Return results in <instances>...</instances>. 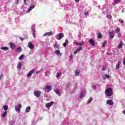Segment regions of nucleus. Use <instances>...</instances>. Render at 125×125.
Returning a JSON list of instances; mask_svg holds the SVG:
<instances>
[{
	"instance_id": "obj_24",
	"label": "nucleus",
	"mask_w": 125,
	"mask_h": 125,
	"mask_svg": "<svg viewBox=\"0 0 125 125\" xmlns=\"http://www.w3.org/2000/svg\"><path fill=\"white\" fill-rule=\"evenodd\" d=\"M34 8H35V5H32L28 9L27 11H31Z\"/></svg>"
},
{
	"instance_id": "obj_10",
	"label": "nucleus",
	"mask_w": 125,
	"mask_h": 125,
	"mask_svg": "<svg viewBox=\"0 0 125 125\" xmlns=\"http://www.w3.org/2000/svg\"><path fill=\"white\" fill-rule=\"evenodd\" d=\"M85 93H86V91H85V90H83L80 94V98H83V97L84 96Z\"/></svg>"
},
{
	"instance_id": "obj_29",
	"label": "nucleus",
	"mask_w": 125,
	"mask_h": 125,
	"mask_svg": "<svg viewBox=\"0 0 125 125\" xmlns=\"http://www.w3.org/2000/svg\"><path fill=\"white\" fill-rule=\"evenodd\" d=\"M115 31L116 32V33H120V28L119 27H117L116 29H115Z\"/></svg>"
},
{
	"instance_id": "obj_25",
	"label": "nucleus",
	"mask_w": 125,
	"mask_h": 125,
	"mask_svg": "<svg viewBox=\"0 0 125 125\" xmlns=\"http://www.w3.org/2000/svg\"><path fill=\"white\" fill-rule=\"evenodd\" d=\"M22 67V62H19L18 63V65L17 66V68L18 69H21V67Z\"/></svg>"
},
{
	"instance_id": "obj_9",
	"label": "nucleus",
	"mask_w": 125,
	"mask_h": 125,
	"mask_svg": "<svg viewBox=\"0 0 125 125\" xmlns=\"http://www.w3.org/2000/svg\"><path fill=\"white\" fill-rule=\"evenodd\" d=\"M81 50H83V47H80L78 48L76 50H75L74 52V54H77L79 51H81Z\"/></svg>"
},
{
	"instance_id": "obj_47",
	"label": "nucleus",
	"mask_w": 125,
	"mask_h": 125,
	"mask_svg": "<svg viewBox=\"0 0 125 125\" xmlns=\"http://www.w3.org/2000/svg\"><path fill=\"white\" fill-rule=\"evenodd\" d=\"M123 114H124V115H125V110H124V111H123Z\"/></svg>"
},
{
	"instance_id": "obj_31",
	"label": "nucleus",
	"mask_w": 125,
	"mask_h": 125,
	"mask_svg": "<svg viewBox=\"0 0 125 125\" xmlns=\"http://www.w3.org/2000/svg\"><path fill=\"white\" fill-rule=\"evenodd\" d=\"M107 44V41H104V43L102 45V47H104L105 46V44Z\"/></svg>"
},
{
	"instance_id": "obj_21",
	"label": "nucleus",
	"mask_w": 125,
	"mask_h": 125,
	"mask_svg": "<svg viewBox=\"0 0 125 125\" xmlns=\"http://www.w3.org/2000/svg\"><path fill=\"white\" fill-rule=\"evenodd\" d=\"M0 49H2V50H4L5 51H6L8 50V49H9L8 47H4V46L1 47Z\"/></svg>"
},
{
	"instance_id": "obj_44",
	"label": "nucleus",
	"mask_w": 125,
	"mask_h": 125,
	"mask_svg": "<svg viewBox=\"0 0 125 125\" xmlns=\"http://www.w3.org/2000/svg\"><path fill=\"white\" fill-rule=\"evenodd\" d=\"M123 64H124V65H125V58L124 59V60L123 61Z\"/></svg>"
},
{
	"instance_id": "obj_20",
	"label": "nucleus",
	"mask_w": 125,
	"mask_h": 125,
	"mask_svg": "<svg viewBox=\"0 0 125 125\" xmlns=\"http://www.w3.org/2000/svg\"><path fill=\"white\" fill-rule=\"evenodd\" d=\"M121 65V62H118L116 66V70H119V68H120V65Z\"/></svg>"
},
{
	"instance_id": "obj_13",
	"label": "nucleus",
	"mask_w": 125,
	"mask_h": 125,
	"mask_svg": "<svg viewBox=\"0 0 125 125\" xmlns=\"http://www.w3.org/2000/svg\"><path fill=\"white\" fill-rule=\"evenodd\" d=\"M52 34H53V33L52 32V31H50L49 32H46L44 34V36H52Z\"/></svg>"
},
{
	"instance_id": "obj_35",
	"label": "nucleus",
	"mask_w": 125,
	"mask_h": 125,
	"mask_svg": "<svg viewBox=\"0 0 125 125\" xmlns=\"http://www.w3.org/2000/svg\"><path fill=\"white\" fill-rule=\"evenodd\" d=\"M55 53H56V54H59L60 53V51L59 50H57L55 51Z\"/></svg>"
},
{
	"instance_id": "obj_19",
	"label": "nucleus",
	"mask_w": 125,
	"mask_h": 125,
	"mask_svg": "<svg viewBox=\"0 0 125 125\" xmlns=\"http://www.w3.org/2000/svg\"><path fill=\"white\" fill-rule=\"evenodd\" d=\"M55 92L57 94V95H59V96H60L61 95V93H60V91H59V89H56L55 91Z\"/></svg>"
},
{
	"instance_id": "obj_4",
	"label": "nucleus",
	"mask_w": 125,
	"mask_h": 125,
	"mask_svg": "<svg viewBox=\"0 0 125 125\" xmlns=\"http://www.w3.org/2000/svg\"><path fill=\"white\" fill-rule=\"evenodd\" d=\"M22 107L21 104L15 106V110L17 112H20V109Z\"/></svg>"
},
{
	"instance_id": "obj_42",
	"label": "nucleus",
	"mask_w": 125,
	"mask_h": 125,
	"mask_svg": "<svg viewBox=\"0 0 125 125\" xmlns=\"http://www.w3.org/2000/svg\"><path fill=\"white\" fill-rule=\"evenodd\" d=\"M84 15H85V16H87V15H88V13L87 12H85Z\"/></svg>"
},
{
	"instance_id": "obj_22",
	"label": "nucleus",
	"mask_w": 125,
	"mask_h": 125,
	"mask_svg": "<svg viewBox=\"0 0 125 125\" xmlns=\"http://www.w3.org/2000/svg\"><path fill=\"white\" fill-rule=\"evenodd\" d=\"M30 110H31V107L30 106L26 107L25 109V113H29Z\"/></svg>"
},
{
	"instance_id": "obj_18",
	"label": "nucleus",
	"mask_w": 125,
	"mask_h": 125,
	"mask_svg": "<svg viewBox=\"0 0 125 125\" xmlns=\"http://www.w3.org/2000/svg\"><path fill=\"white\" fill-rule=\"evenodd\" d=\"M123 42H120L119 43V45H118L117 48H118V49H121V48H122V47H123Z\"/></svg>"
},
{
	"instance_id": "obj_46",
	"label": "nucleus",
	"mask_w": 125,
	"mask_h": 125,
	"mask_svg": "<svg viewBox=\"0 0 125 125\" xmlns=\"http://www.w3.org/2000/svg\"><path fill=\"white\" fill-rule=\"evenodd\" d=\"M20 0H18L17 1V4H18V2H19V1H20Z\"/></svg>"
},
{
	"instance_id": "obj_30",
	"label": "nucleus",
	"mask_w": 125,
	"mask_h": 125,
	"mask_svg": "<svg viewBox=\"0 0 125 125\" xmlns=\"http://www.w3.org/2000/svg\"><path fill=\"white\" fill-rule=\"evenodd\" d=\"M79 75H80V70H77L75 71V75L79 76Z\"/></svg>"
},
{
	"instance_id": "obj_14",
	"label": "nucleus",
	"mask_w": 125,
	"mask_h": 125,
	"mask_svg": "<svg viewBox=\"0 0 125 125\" xmlns=\"http://www.w3.org/2000/svg\"><path fill=\"white\" fill-rule=\"evenodd\" d=\"M109 36L110 39H113V38L115 37V34H114V32H113V31L109 32Z\"/></svg>"
},
{
	"instance_id": "obj_40",
	"label": "nucleus",
	"mask_w": 125,
	"mask_h": 125,
	"mask_svg": "<svg viewBox=\"0 0 125 125\" xmlns=\"http://www.w3.org/2000/svg\"><path fill=\"white\" fill-rule=\"evenodd\" d=\"M19 39L21 40V42H23V41H24V39H23V38H21V37H19Z\"/></svg>"
},
{
	"instance_id": "obj_7",
	"label": "nucleus",
	"mask_w": 125,
	"mask_h": 125,
	"mask_svg": "<svg viewBox=\"0 0 125 125\" xmlns=\"http://www.w3.org/2000/svg\"><path fill=\"white\" fill-rule=\"evenodd\" d=\"M53 104H54V102H50V103L46 104H45V106L46 107V108H49V107H51V106H52V105H53Z\"/></svg>"
},
{
	"instance_id": "obj_1",
	"label": "nucleus",
	"mask_w": 125,
	"mask_h": 125,
	"mask_svg": "<svg viewBox=\"0 0 125 125\" xmlns=\"http://www.w3.org/2000/svg\"><path fill=\"white\" fill-rule=\"evenodd\" d=\"M113 93H114V91L113 90V89L111 88H107L105 90V94L106 96H112V95H113Z\"/></svg>"
},
{
	"instance_id": "obj_43",
	"label": "nucleus",
	"mask_w": 125,
	"mask_h": 125,
	"mask_svg": "<svg viewBox=\"0 0 125 125\" xmlns=\"http://www.w3.org/2000/svg\"><path fill=\"white\" fill-rule=\"evenodd\" d=\"M57 74H58V75H57V77L58 78H59V76H60V73H57Z\"/></svg>"
},
{
	"instance_id": "obj_11",
	"label": "nucleus",
	"mask_w": 125,
	"mask_h": 125,
	"mask_svg": "<svg viewBox=\"0 0 125 125\" xmlns=\"http://www.w3.org/2000/svg\"><path fill=\"white\" fill-rule=\"evenodd\" d=\"M106 104L112 105H114V103L113 102V101H112V100H108L106 102Z\"/></svg>"
},
{
	"instance_id": "obj_5",
	"label": "nucleus",
	"mask_w": 125,
	"mask_h": 125,
	"mask_svg": "<svg viewBox=\"0 0 125 125\" xmlns=\"http://www.w3.org/2000/svg\"><path fill=\"white\" fill-rule=\"evenodd\" d=\"M35 25H33L32 27V31L33 33V37L34 38H36V30H35Z\"/></svg>"
},
{
	"instance_id": "obj_8",
	"label": "nucleus",
	"mask_w": 125,
	"mask_h": 125,
	"mask_svg": "<svg viewBox=\"0 0 125 125\" xmlns=\"http://www.w3.org/2000/svg\"><path fill=\"white\" fill-rule=\"evenodd\" d=\"M89 43L92 46H94L95 45V42H94V41L92 39H90L89 41Z\"/></svg>"
},
{
	"instance_id": "obj_51",
	"label": "nucleus",
	"mask_w": 125,
	"mask_h": 125,
	"mask_svg": "<svg viewBox=\"0 0 125 125\" xmlns=\"http://www.w3.org/2000/svg\"><path fill=\"white\" fill-rule=\"evenodd\" d=\"M71 57L73 58V56H70Z\"/></svg>"
},
{
	"instance_id": "obj_6",
	"label": "nucleus",
	"mask_w": 125,
	"mask_h": 125,
	"mask_svg": "<svg viewBox=\"0 0 125 125\" xmlns=\"http://www.w3.org/2000/svg\"><path fill=\"white\" fill-rule=\"evenodd\" d=\"M28 46L30 49H34L35 46L32 43V42H29L28 43Z\"/></svg>"
},
{
	"instance_id": "obj_49",
	"label": "nucleus",
	"mask_w": 125,
	"mask_h": 125,
	"mask_svg": "<svg viewBox=\"0 0 125 125\" xmlns=\"http://www.w3.org/2000/svg\"><path fill=\"white\" fill-rule=\"evenodd\" d=\"M75 0V1H78V2L80 1V0Z\"/></svg>"
},
{
	"instance_id": "obj_38",
	"label": "nucleus",
	"mask_w": 125,
	"mask_h": 125,
	"mask_svg": "<svg viewBox=\"0 0 125 125\" xmlns=\"http://www.w3.org/2000/svg\"><path fill=\"white\" fill-rule=\"evenodd\" d=\"M119 22H120V23H124V20L120 19L119 20Z\"/></svg>"
},
{
	"instance_id": "obj_48",
	"label": "nucleus",
	"mask_w": 125,
	"mask_h": 125,
	"mask_svg": "<svg viewBox=\"0 0 125 125\" xmlns=\"http://www.w3.org/2000/svg\"><path fill=\"white\" fill-rule=\"evenodd\" d=\"M103 70L104 71H105V70H106V68H103Z\"/></svg>"
},
{
	"instance_id": "obj_12",
	"label": "nucleus",
	"mask_w": 125,
	"mask_h": 125,
	"mask_svg": "<svg viewBox=\"0 0 125 125\" xmlns=\"http://www.w3.org/2000/svg\"><path fill=\"white\" fill-rule=\"evenodd\" d=\"M9 44L10 45V48H11L12 49L15 48V44H14V43H13V42H10Z\"/></svg>"
},
{
	"instance_id": "obj_52",
	"label": "nucleus",
	"mask_w": 125,
	"mask_h": 125,
	"mask_svg": "<svg viewBox=\"0 0 125 125\" xmlns=\"http://www.w3.org/2000/svg\"><path fill=\"white\" fill-rule=\"evenodd\" d=\"M94 87H96V86H94Z\"/></svg>"
},
{
	"instance_id": "obj_41",
	"label": "nucleus",
	"mask_w": 125,
	"mask_h": 125,
	"mask_svg": "<svg viewBox=\"0 0 125 125\" xmlns=\"http://www.w3.org/2000/svg\"><path fill=\"white\" fill-rule=\"evenodd\" d=\"M116 2H120L121 1V0H114Z\"/></svg>"
},
{
	"instance_id": "obj_37",
	"label": "nucleus",
	"mask_w": 125,
	"mask_h": 125,
	"mask_svg": "<svg viewBox=\"0 0 125 125\" xmlns=\"http://www.w3.org/2000/svg\"><path fill=\"white\" fill-rule=\"evenodd\" d=\"M105 76L106 79H109V78H111V76H110V75L105 74Z\"/></svg>"
},
{
	"instance_id": "obj_2",
	"label": "nucleus",
	"mask_w": 125,
	"mask_h": 125,
	"mask_svg": "<svg viewBox=\"0 0 125 125\" xmlns=\"http://www.w3.org/2000/svg\"><path fill=\"white\" fill-rule=\"evenodd\" d=\"M34 94L36 96V97H37V98H39V97L41 96V94H42V92L35 91L34 92Z\"/></svg>"
},
{
	"instance_id": "obj_32",
	"label": "nucleus",
	"mask_w": 125,
	"mask_h": 125,
	"mask_svg": "<svg viewBox=\"0 0 125 125\" xmlns=\"http://www.w3.org/2000/svg\"><path fill=\"white\" fill-rule=\"evenodd\" d=\"M92 100H93V98H89L88 101V103H91V101H92Z\"/></svg>"
},
{
	"instance_id": "obj_16",
	"label": "nucleus",
	"mask_w": 125,
	"mask_h": 125,
	"mask_svg": "<svg viewBox=\"0 0 125 125\" xmlns=\"http://www.w3.org/2000/svg\"><path fill=\"white\" fill-rule=\"evenodd\" d=\"M75 44H76V45H80V46H82L83 45V44H84V42L83 41L82 43H80L75 42Z\"/></svg>"
},
{
	"instance_id": "obj_36",
	"label": "nucleus",
	"mask_w": 125,
	"mask_h": 125,
	"mask_svg": "<svg viewBox=\"0 0 125 125\" xmlns=\"http://www.w3.org/2000/svg\"><path fill=\"white\" fill-rule=\"evenodd\" d=\"M17 51H22V48L21 47H19L17 49Z\"/></svg>"
},
{
	"instance_id": "obj_39",
	"label": "nucleus",
	"mask_w": 125,
	"mask_h": 125,
	"mask_svg": "<svg viewBox=\"0 0 125 125\" xmlns=\"http://www.w3.org/2000/svg\"><path fill=\"white\" fill-rule=\"evenodd\" d=\"M55 46L56 47V48H59V47H60L59 45H58L57 44H56L55 45Z\"/></svg>"
},
{
	"instance_id": "obj_33",
	"label": "nucleus",
	"mask_w": 125,
	"mask_h": 125,
	"mask_svg": "<svg viewBox=\"0 0 125 125\" xmlns=\"http://www.w3.org/2000/svg\"><path fill=\"white\" fill-rule=\"evenodd\" d=\"M106 17L108 19H112V16H111L110 15H107L106 16Z\"/></svg>"
},
{
	"instance_id": "obj_27",
	"label": "nucleus",
	"mask_w": 125,
	"mask_h": 125,
	"mask_svg": "<svg viewBox=\"0 0 125 125\" xmlns=\"http://www.w3.org/2000/svg\"><path fill=\"white\" fill-rule=\"evenodd\" d=\"M6 115H7V111H5L3 114L2 116L3 117V118H4L5 117H6Z\"/></svg>"
},
{
	"instance_id": "obj_3",
	"label": "nucleus",
	"mask_w": 125,
	"mask_h": 125,
	"mask_svg": "<svg viewBox=\"0 0 125 125\" xmlns=\"http://www.w3.org/2000/svg\"><path fill=\"white\" fill-rule=\"evenodd\" d=\"M36 72V70L35 69H32L26 75L27 78H29V77H31V76H32V75H33V74H34V73H35Z\"/></svg>"
},
{
	"instance_id": "obj_28",
	"label": "nucleus",
	"mask_w": 125,
	"mask_h": 125,
	"mask_svg": "<svg viewBox=\"0 0 125 125\" xmlns=\"http://www.w3.org/2000/svg\"><path fill=\"white\" fill-rule=\"evenodd\" d=\"M3 109L4 111H7V110H8V106H7V105H4Z\"/></svg>"
},
{
	"instance_id": "obj_50",
	"label": "nucleus",
	"mask_w": 125,
	"mask_h": 125,
	"mask_svg": "<svg viewBox=\"0 0 125 125\" xmlns=\"http://www.w3.org/2000/svg\"><path fill=\"white\" fill-rule=\"evenodd\" d=\"M24 2H26L27 1V0H23Z\"/></svg>"
},
{
	"instance_id": "obj_23",
	"label": "nucleus",
	"mask_w": 125,
	"mask_h": 125,
	"mask_svg": "<svg viewBox=\"0 0 125 125\" xmlns=\"http://www.w3.org/2000/svg\"><path fill=\"white\" fill-rule=\"evenodd\" d=\"M103 37V35H102V34H101V33H99V34H98V39H102Z\"/></svg>"
},
{
	"instance_id": "obj_15",
	"label": "nucleus",
	"mask_w": 125,
	"mask_h": 125,
	"mask_svg": "<svg viewBox=\"0 0 125 125\" xmlns=\"http://www.w3.org/2000/svg\"><path fill=\"white\" fill-rule=\"evenodd\" d=\"M63 37H64V33H60V34L59 35V40H60L63 39Z\"/></svg>"
},
{
	"instance_id": "obj_45",
	"label": "nucleus",
	"mask_w": 125,
	"mask_h": 125,
	"mask_svg": "<svg viewBox=\"0 0 125 125\" xmlns=\"http://www.w3.org/2000/svg\"><path fill=\"white\" fill-rule=\"evenodd\" d=\"M1 78H2V75H1L0 76V80H1Z\"/></svg>"
},
{
	"instance_id": "obj_26",
	"label": "nucleus",
	"mask_w": 125,
	"mask_h": 125,
	"mask_svg": "<svg viewBox=\"0 0 125 125\" xmlns=\"http://www.w3.org/2000/svg\"><path fill=\"white\" fill-rule=\"evenodd\" d=\"M45 89L50 90V89H52V88L51 87V86L49 85H47L46 86Z\"/></svg>"
},
{
	"instance_id": "obj_17",
	"label": "nucleus",
	"mask_w": 125,
	"mask_h": 125,
	"mask_svg": "<svg viewBox=\"0 0 125 125\" xmlns=\"http://www.w3.org/2000/svg\"><path fill=\"white\" fill-rule=\"evenodd\" d=\"M69 44V41L68 40H65V42L63 43V45L64 47H66L67 46V44Z\"/></svg>"
},
{
	"instance_id": "obj_34",
	"label": "nucleus",
	"mask_w": 125,
	"mask_h": 125,
	"mask_svg": "<svg viewBox=\"0 0 125 125\" xmlns=\"http://www.w3.org/2000/svg\"><path fill=\"white\" fill-rule=\"evenodd\" d=\"M24 58V56L23 55H21L19 58V60H22L23 58Z\"/></svg>"
}]
</instances>
